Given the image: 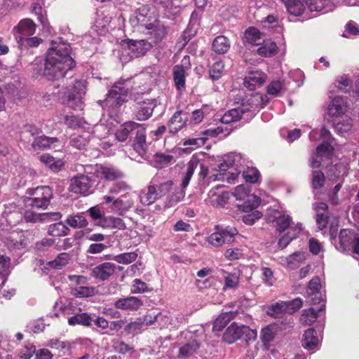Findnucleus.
<instances>
[{"label":"nucleus","mask_w":359,"mask_h":359,"mask_svg":"<svg viewBox=\"0 0 359 359\" xmlns=\"http://www.w3.org/2000/svg\"><path fill=\"white\" fill-rule=\"evenodd\" d=\"M224 65L222 61L215 62L209 70L210 77L215 81L221 78L224 71Z\"/></svg>","instance_id":"49"},{"label":"nucleus","mask_w":359,"mask_h":359,"mask_svg":"<svg viewBox=\"0 0 359 359\" xmlns=\"http://www.w3.org/2000/svg\"><path fill=\"white\" fill-rule=\"evenodd\" d=\"M68 323L72 326L80 325L90 327L92 325V318L87 313H80L69 318Z\"/></svg>","instance_id":"34"},{"label":"nucleus","mask_w":359,"mask_h":359,"mask_svg":"<svg viewBox=\"0 0 359 359\" xmlns=\"http://www.w3.org/2000/svg\"><path fill=\"white\" fill-rule=\"evenodd\" d=\"M155 19V15L149 6L142 5L134 11L129 21L133 27L141 29L148 27Z\"/></svg>","instance_id":"5"},{"label":"nucleus","mask_w":359,"mask_h":359,"mask_svg":"<svg viewBox=\"0 0 359 359\" xmlns=\"http://www.w3.org/2000/svg\"><path fill=\"white\" fill-rule=\"evenodd\" d=\"M231 46L229 39L224 36H217L212 43V50L219 55H223L228 52Z\"/></svg>","instance_id":"24"},{"label":"nucleus","mask_w":359,"mask_h":359,"mask_svg":"<svg viewBox=\"0 0 359 359\" xmlns=\"http://www.w3.org/2000/svg\"><path fill=\"white\" fill-rule=\"evenodd\" d=\"M224 257L229 261H235L243 257V250L238 248L227 249L224 252Z\"/></svg>","instance_id":"58"},{"label":"nucleus","mask_w":359,"mask_h":359,"mask_svg":"<svg viewBox=\"0 0 359 359\" xmlns=\"http://www.w3.org/2000/svg\"><path fill=\"white\" fill-rule=\"evenodd\" d=\"M96 226L102 228L118 229L120 230L126 228L125 222L121 218L111 215H104V217H102V221L96 222Z\"/></svg>","instance_id":"23"},{"label":"nucleus","mask_w":359,"mask_h":359,"mask_svg":"<svg viewBox=\"0 0 359 359\" xmlns=\"http://www.w3.org/2000/svg\"><path fill=\"white\" fill-rule=\"evenodd\" d=\"M318 317V313L311 307L303 311L300 317V322L304 325H311L316 321Z\"/></svg>","instance_id":"41"},{"label":"nucleus","mask_w":359,"mask_h":359,"mask_svg":"<svg viewBox=\"0 0 359 359\" xmlns=\"http://www.w3.org/2000/svg\"><path fill=\"white\" fill-rule=\"evenodd\" d=\"M173 185L174 183L172 180H166L159 183L158 184H156L159 197L161 198L163 196H165L167 194L171 191L172 190Z\"/></svg>","instance_id":"53"},{"label":"nucleus","mask_w":359,"mask_h":359,"mask_svg":"<svg viewBox=\"0 0 359 359\" xmlns=\"http://www.w3.org/2000/svg\"><path fill=\"white\" fill-rule=\"evenodd\" d=\"M133 205V201L129 194L122 195L121 197L116 198L114 201V209L116 211L123 212L128 211Z\"/></svg>","instance_id":"32"},{"label":"nucleus","mask_w":359,"mask_h":359,"mask_svg":"<svg viewBox=\"0 0 359 359\" xmlns=\"http://www.w3.org/2000/svg\"><path fill=\"white\" fill-rule=\"evenodd\" d=\"M276 334V328L272 325H268L262 329L260 339L264 349H269L270 344L273 341Z\"/></svg>","instance_id":"30"},{"label":"nucleus","mask_w":359,"mask_h":359,"mask_svg":"<svg viewBox=\"0 0 359 359\" xmlns=\"http://www.w3.org/2000/svg\"><path fill=\"white\" fill-rule=\"evenodd\" d=\"M239 283V277L236 273H228L224 278V290L227 288H236Z\"/></svg>","instance_id":"56"},{"label":"nucleus","mask_w":359,"mask_h":359,"mask_svg":"<svg viewBox=\"0 0 359 359\" xmlns=\"http://www.w3.org/2000/svg\"><path fill=\"white\" fill-rule=\"evenodd\" d=\"M319 342L317 332L313 328H309L304 332L302 339V345L304 348L314 350L318 347Z\"/></svg>","instance_id":"21"},{"label":"nucleus","mask_w":359,"mask_h":359,"mask_svg":"<svg viewBox=\"0 0 359 359\" xmlns=\"http://www.w3.org/2000/svg\"><path fill=\"white\" fill-rule=\"evenodd\" d=\"M243 326L232 323L224 332L222 337L223 341L231 344L240 339L243 335Z\"/></svg>","instance_id":"18"},{"label":"nucleus","mask_w":359,"mask_h":359,"mask_svg":"<svg viewBox=\"0 0 359 359\" xmlns=\"http://www.w3.org/2000/svg\"><path fill=\"white\" fill-rule=\"evenodd\" d=\"M353 233L348 229H342L339 233V240L341 245L353 243Z\"/></svg>","instance_id":"64"},{"label":"nucleus","mask_w":359,"mask_h":359,"mask_svg":"<svg viewBox=\"0 0 359 359\" xmlns=\"http://www.w3.org/2000/svg\"><path fill=\"white\" fill-rule=\"evenodd\" d=\"M40 161L48 167L53 172H57L64 166L61 159H55L52 156L44 154L39 157Z\"/></svg>","instance_id":"28"},{"label":"nucleus","mask_w":359,"mask_h":359,"mask_svg":"<svg viewBox=\"0 0 359 359\" xmlns=\"http://www.w3.org/2000/svg\"><path fill=\"white\" fill-rule=\"evenodd\" d=\"M143 305V302L136 297H128L117 299L114 306L121 310L137 311Z\"/></svg>","instance_id":"17"},{"label":"nucleus","mask_w":359,"mask_h":359,"mask_svg":"<svg viewBox=\"0 0 359 359\" xmlns=\"http://www.w3.org/2000/svg\"><path fill=\"white\" fill-rule=\"evenodd\" d=\"M36 25L32 20L25 18L21 20L14 27V34L16 39L22 40L24 36H29L35 33Z\"/></svg>","instance_id":"13"},{"label":"nucleus","mask_w":359,"mask_h":359,"mask_svg":"<svg viewBox=\"0 0 359 359\" xmlns=\"http://www.w3.org/2000/svg\"><path fill=\"white\" fill-rule=\"evenodd\" d=\"M70 260V255L66 252L60 253L57 257L49 262V265L55 269H60L66 266Z\"/></svg>","instance_id":"47"},{"label":"nucleus","mask_w":359,"mask_h":359,"mask_svg":"<svg viewBox=\"0 0 359 359\" xmlns=\"http://www.w3.org/2000/svg\"><path fill=\"white\" fill-rule=\"evenodd\" d=\"M34 209L35 208H27L25 205L24 219L26 222L36 223L46 220L48 217H52V219L57 220L61 218L62 215L60 212L52 213H37Z\"/></svg>","instance_id":"11"},{"label":"nucleus","mask_w":359,"mask_h":359,"mask_svg":"<svg viewBox=\"0 0 359 359\" xmlns=\"http://www.w3.org/2000/svg\"><path fill=\"white\" fill-rule=\"evenodd\" d=\"M58 142L57 137H48L45 135L37 137L34 139L32 147L34 149L50 148L52 145Z\"/></svg>","instance_id":"38"},{"label":"nucleus","mask_w":359,"mask_h":359,"mask_svg":"<svg viewBox=\"0 0 359 359\" xmlns=\"http://www.w3.org/2000/svg\"><path fill=\"white\" fill-rule=\"evenodd\" d=\"M70 53L69 43L62 41L52 43L46 57L43 70V74L48 80L62 79L68 71L74 68L76 62L70 56Z\"/></svg>","instance_id":"1"},{"label":"nucleus","mask_w":359,"mask_h":359,"mask_svg":"<svg viewBox=\"0 0 359 359\" xmlns=\"http://www.w3.org/2000/svg\"><path fill=\"white\" fill-rule=\"evenodd\" d=\"M198 165V161L196 159H191L187 163V171L184 173L182 181V188H186L190 182L191 178L193 176V174Z\"/></svg>","instance_id":"40"},{"label":"nucleus","mask_w":359,"mask_h":359,"mask_svg":"<svg viewBox=\"0 0 359 359\" xmlns=\"http://www.w3.org/2000/svg\"><path fill=\"white\" fill-rule=\"evenodd\" d=\"M32 12L37 15L39 21L44 26L46 22V18L44 16L43 13L46 11L43 9L40 4L38 2L33 4Z\"/></svg>","instance_id":"63"},{"label":"nucleus","mask_w":359,"mask_h":359,"mask_svg":"<svg viewBox=\"0 0 359 359\" xmlns=\"http://www.w3.org/2000/svg\"><path fill=\"white\" fill-rule=\"evenodd\" d=\"M285 302L286 303V306L287 307V312L290 313H293L298 311L303 304L302 299L299 297Z\"/></svg>","instance_id":"61"},{"label":"nucleus","mask_w":359,"mask_h":359,"mask_svg":"<svg viewBox=\"0 0 359 359\" xmlns=\"http://www.w3.org/2000/svg\"><path fill=\"white\" fill-rule=\"evenodd\" d=\"M90 135L88 133H84L81 135H72L70 137V144L78 149H84L89 144Z\"/></svg>","instance_id":"35"},{"label":"nucleus","mask_w":359,"mask_h":359,"mask_svg":"<svg viewBox=\"0 0 359 359\" xmlns=\"http://www.w3.org/2000/svg\"><path fill=\"white\" fill-rule=\"evenodd\" d=\"M291 217L289 215H282L277 219V230L280 232L287 229L291 224Z\"/></svg>","instance_id":"60"},{"label":"nucleus","mask_w":359,"mask_h":359,"mask_svg":"<svg viewBox=\"0 0 359 359\" xmlns=\"http://www.w3.org/2000/svg\"><path fill=\"white\" fill-rule=\"evenodd\" d=\"M30 197L24 200L25 206L36 209H46L53 196V190L48 186H40L29 191Z\"/></svg>","instance_id":"2"},{"label":"nucleus","mask_w":359,"mask_h":359,"mask_svg":"<svg viewBox=\"0 0 359 359\" xmlns=\"http://www.w3.org/2000/svg\"><path fill=\"white\" fill-rule=\"evenodd\" d=\"M35 352V346L32 344H29L21 348L19 353V356L22 359H29L32 357Z\"/></svg>","instance_id":"59"},{"label":"nucleus","mask_w":359,"mask_h":359,"mask_svg":"<svg viewBox=\"0 0 359 359\" xmlns=\"http://www.w3.org/2000/svg\"><path fill=\"white\" fill-rule=\"evenodd\" d=\"M133 147L134 150L142 157L146 155L147 151L146 130L142 126L137 129Z\"/></svg>","instance_id":"16"},{"label":"nucleus","mask_w":359,"mask_h":359,"mask_svg":"<svg viewBox=\"0 0 359 359\" xmlns=\"http://www.w3.org/2000/svg\"><path fill=\"white\" fill-rule=\"evenodd\" d=\"M137 254L135 252H125L114 257V260L117 263L129 264L136 260Z\"/></svg>","instance_id":"46"},{"label":"nucleus","mask_w":359,"mask_h":359,"mask_svg":"<svg viewBox=\"0 0 359 359\" xmlns=\"http://www.w3.org/2000/svg\"><path fill=\"white\" fill-rule=\"evenodd\" d=\"M123 46L126 43L132 57H139L144 55L148 50L154 47L147 39L132 40L128 39L123 41Z\"/></svg>","instance_id":"9"},{"label":"nucleus","mask_w":359,"mask_h":359,"mask_svg":"<svg viewBox=\"0 0 359 359\" xmlns=\"http://www.w3.org/2000/svg\"><path fill=\"white\" fill-rule=\"evenodd\" d=\"M284 4L287 12L294 16H300L303 14L305 6L301 0H280Z\"/></svg>","instance_id":"25"},{"label":"nucleus","mask_w":359,"mask_h":359,"mask_svg":"<svg viewBox=\"0 0 359 359\" xmlns=\"http://www.w3.org/2000/svg\"><path fill=\"white\" fill-rule=\"evenodd\" d=\"M215 231L208 238L209 244L214 247H220L224 244H230L235 241L238 231L233 226H215Z\"/></svg>","instance_id":"4"},{"label":"nucleus","mask_w":359,"mask_h":359,"mask_svg":"<svg viewBox=\"0 0 359 359\" xmlns=\"http://www.w3.org/2000/svg\"><path fill=\"white\" fill-rule=\"evenodd\" d=\"M321 289L320 279L318 276L313 277L308 284L307 290L309 295H316Z\"/></svg>","instance_id":"55"},{"label":"nucleus","mask_w":359,"mask_h":359,"mask_svg":"<svg viewBox=\"0 0 359 359\" xmlns=\"http://www.w3.org/2000/svg\"><path fill=\"white\" fill-rule=\"evenodd\" d=\"M87 212L89 214L92 220L95 222V225L97 222L102 221V217H104V215L102 214L100 208L97 205L90 208L87 210Z\"/></svg>","instance_id":"62"},{"label":"nucleus","mask_w":359,"mask_h":359,"mask_svg":"<svg viewBox=\"0 0 359 359\" xmlns=\"http://www.w3.org/2000/svg\"><path fill=\"white\" fill-rule=\"evenodd\" d=\"M334 127L336 132L343 134L351 130L353 121L351 118H345L335 123Z\"/></svg>","instance_id":"50"},{"label":"nucleus","mask_w":359,"mask_h":359,"mask_svg":"<svg viewBox=\"0 0 359 359\" xmlns=\"http://www.w3.org/2000/svg\"><path fill=\"white\" fill-rule=\"evenodd\" d=\"M89 168H91V166ZM93 170L95 175L101 180L107 181H114L122 179L124 177L123 172L115 167H109L102 164H96Z\"/></svg>","instance_id":"7"},{"label":"nucleus","mask_w":359,"mask_h":359,"mask_svg":"<svg viewBox=\"0 0 359 359\" xmlns=\"http://www.w3.org/2000/svg\"><path fill=\"white\" fill-rule=\"evenodd\" d=\"M325 183V177L321 170H313L311 173V187L313 189L323 188Z\"/></svg>","instance_id":"43"},{"label":"nucleus","mask_w":359,"mask_h":359,"mask_svg":"<svg viewBox=\"0 0 359 359\" xmlns=\"http://www.w3.org/2000/svg\"><path fill=\"white\" fill-rule=\"evenodd\" d=\"M184 197V192L182 190H175L167 198L165 208H170L176 205Z\"/></svg>","instance_id":"45"},{"label":"nucleus","mask_w":359,"mask_h":359,"mask_svg":"<svg viewBox=\"0 0 359 359\" xmlns=\"http://www.w3.org/2000/svg\"><path fill=\"white\" fill-rule=\"evenodd\" d=\"M156 179H153L152 183L154 184L148 186L144 190L141 192L140 201L144 205H149L153 204L160 197L158 196L157 189L156 187Z\"/></svg>","instance_id":"19"},{"label":"nucleus","mask_w":359,"mask_h":359,"mask_svg":"<svg viewBox=\"0 0 359 359\" xmlns=\"http://www.w3.org/2000/svg\"><path fill=\"white\" fill-rule=\"evenodd\" d=\"M72 92L65 90L60 93L58 90L57 92L53 91V94H62L61 97L66 102V104L72 109L76 110L81 109L83 105V96L86 94V81L82 80L75 81Z\"/></svg>","instance_id":"3"},{"label":"nucleus","mask_w":359,"mask_h":359,"mask_svg":"<svg viewBox=\"0 0 359 359\" xmlns=\"http://www.w3.org/2000/svg\"><path fill=\"white\" fill-rule=\"evenodd\" d=\"M65 222L73 229H83L88 225V222L83 216V213L69 215Z\"/></svg>","instance_id":"29"},{"label":"nucleus","mask_w":359,"mask_h":359,"mask_svg":"<svg viewBox=\"0 0 359 359\" xmlns=\"http://www.w3.org/2000/svg\"><path fill=\"white\" fill-rule=\"evenodd\" d=\"M174 160V156L162 152H158L154 155V166L158 169H162L168 166Z\"/></svg>","instance_id":"33"},{"label":"nucleus","mask_w":359,"mask_h":359,"mask_svg":"<svg viewBox=\"0 0 359 359\" xmlns=\"http://www.w3.org/2000/svg\"><path fill=\"white\" fill-rule=\"evenodd\" d=\"M140 127H142V124L134 121L126 122L121 126V128L116 132L115 137L118 141L124 142L133 131L138 129Z\"/></svg>","instance_id":"22"},{"label":"nucleus","mask_w":359,"mask_h":359,"mask_svg":"<svg viewBox=\"0 0 359 359\" xmlns=\"http://www.w3.org/2000/svg\"><path fill=\"white\" fill-rule=\"evenodd\" d=\"M236 316V313L233 311L221 313L214 321L212 330L215 332L222 331Z\"/></svg>","instance_id":"26"},{"label":"nucleus","mask_w":359,"mask_h":359,"mask_svg":"<svg viewBox=\"0 0 359 359\" xmlns=\"http://www.w3.org/2000/svg\"><path fill=\"white\" fill-rule=\"evenodd\" d=\"M287 307L285 302H277L269 308L268 313L271 316L278 317L283 312H287Z\"/></svg>","instance_id":"51"},{"label":"nucleus","mask_w":359,"mask_h":359,"mask_svg":"<svg viewBox=\"0 0 359 359\" xmlns=\"http://www.w3.org/2000/svg\"><path fill=\"white\" fill-rule=\"evenodd\" d=\"M154 107L155 105L150 100L138 103L135 111L136 119L140 121L149 119L152 116Z\"/></svg>","instance_id":"20"},{"label":"nucleus","mask_w":359,"mask_h":359,"mask_svg":"<svg viewBox=\"0 0 359 359\" xmlns=\"http://www.w3.org/2000/svg\"><path fill=\"white\" fill-rule=\"evenodd\" d=\"M187 121L188 117L187 113L183 112L182 110H177L168 122L169 133L176 134L186 127Z\"/></svg>","instance_id":"12"},{"label":"nucleus","mask_w":359,"mask_h":359,"mask_svg":"<svg viewBox=\"0 0 359 359\" xmlns=\"http://www.w3.org/2000/svg\"><path fill=\"white\" fill-rule=\"evenodd\" d=\"M185 69L182 65H175L173 68V79L176 88L182 90L185 88Z\"/></svg>","instance_id":"31"},{"label":"nucleus","mask_w":359,"mask_h":359,"mask_svg":"<svg viewBox=\"0 0 359 359\" xmlns=\"http://www.w3.org/2000/svg\"><path fill=\"white\" fill-rule=\"evenodd\" d=\"M342 100L341 98L335 97L329 106L328 110L330 114L338 116L343 113L344 108L341 105Z\"/></svg>","instance_id":"52"},{"label":"nucleus","mask_w":359,"mask_h":359,"mask_svg":"<svg viewBox=\"0 0 359 359\" xmlns=\"http://www.w3.org/2000/svg\"><path fill=\"white\" fill-rule=\"evenodd\" d=\"M262 33L255 27H250L245 32V41L252 45L258 46L261 44Z\"/></svg>","instance_id":"37"},{"label":"nucleus","mask_w":359,"mask_h":359,"mask_svg":"<svg viewBox=\"0 0 359 359\" xmlns=\"http://www.w3.org/2000/svg\"><path fill=\"white\" fill-rule=\"evenodd\" d=\"M333 149L330 143L327 142H324L320 145H318L316 148V155L317 156L323 157H329L332 154Z\"/></svg>","instance_id":"54"},{"label":"nucleus","mask_w":359,"mask_h":359,"mask_svg":"<svg viewBox=\"0 0 359 359\" xmlns=\"http://www.w3.org/2000/svg\"><path fill=\"white\" fill-rule=\"evenodd\" d=\"M278 53L276 43L270 40L264 41L262 45L257 49V53L262 57H271Z\"/></svg>","instance_id":"36"},{"label":"nucleus","mask_w":359,"mask_h":359,"mask_svg":"<svg viewBox=\"0 0 359 359\" xmlns=\"http://www.w3.org/2000/svg\"><path fill=\"white\" fill-rule=\"evenodd\" d=\"M200 345L196 341H191L182 347L179 351V355L182 357H189L196 353Z\"/></svg>","instance_id":"42"},{"label":"nucleus","mask_w":359,"mask_h":359,"mask_svg":"<svg viewBox=\"0 0 359 359\" xmlns=\"http://www.w3.org/2000/svg\"><path fill=\"white\" fill-rule=\"evenodd\" d=\"M128 88L126 87L124 82L115 83L107 93V100H114L116 105H121L125 100L122 96L126 95Z\"/></svg>","instance_id":"14"},{"label":"nucleus","mask_w":359,"mask_h":359,"mask_svg":"<svg viewBox=\"0 0 359 359\" xmlns=\"http://www.w3.org/2000/svg\"><path fill=\"white\" fill-rule=\"evenodd\" d=\"M245 110L241 107L235 108L227 111L220 118V121L224 124H230L241 119Z\"/></svg>","instance_id":"27"},{"label":"nucleus","mask_w":359,"mask_h":359,"mask_svg":"<svg viewBox=\"0 0 359 359\" xmlns=\"http://www.w3.org/2000/svg\"><path fill=\"white\" fill-rule=\"evenodd\" d=\"M90 188L91 180L87 175H77L70 180L69 190L74 194L87 196L90 194Z\"/></svg>","instance_id":"8"},{"label":"nucleus","mask_w":359,"mask_h":359,"mask_svg":"<svg viewBox=\"0 0 359 359\" xmlns=\"http://www.w3.org/2000/svg\"><path fill=\"white\" fill-rule=\"evenodd\" d=\"M65 123L70 128L76 129L82 126V118L71 114L65 117Z\"/></svg>","instance_id":"57"},{"label":"nucleus","mask_w":359,"mask_h":359,"mask_svg":"<svg viewBox=\"0 0 359 359\" xmlns=\"http://www.w3.org/2000/svg\"><path fill=\"white\" fill-rule=\"evenodd\" d=\"M69 232V228L61 222L50 224L48 229V233L53 236H64Z\"/></svg>","instance_id":"39"},{"label":"nucleus","mask_w":359,"mask_h":359,"mask_svg":"<svg viewBox=\"0 0 359 359\" xmlns=\"http://www.w3.org/2000/svg\"><path fill=\"white\" fill-rule=\"evenodd\" d=\"M311 11H321L328 5V0H303Z\"/></svg>","instance_id":"48"},{"label":"nucleus","mask_w":359,"mask_h":359,"mask_svg":"<svg viewBox=\"0 0 359 359\" xmlns=\"http://www.w3.org/2000/svg\"><path fill=\"white\" fill-rule=\"evenodd\" d=\"M146 35H148L151 43L155 46L161 43L168 33V27L160 20L155 19L148 27L141 30Z\"/></svg>","instance_id":"6"},{"label":"nucleus","mask_w":359,"mask_h":359,"mask_svg":"<svg viewBox=\"0 0 359 359\" xmlns=\"http://www.w3.org/2000/svg\"><path fill=\"white\" fill-rule=\"evenodd\" d=\"M116 265L111 262H104L94 267L91 271V276L96 279L105 280L114 274Z\"/></svg>","instance_id":"15"},{"label":"nucleus","mask_w":359,"mask_h":359,"mask_svg":"<svg viewBox=\"0 0 359 359\" xmlns=\"http://www.w3.org/2000/svg\"><path fill=\"white\" fill-rule=\"evenodd\" d=\"M267 79V75L262 71H250L245 77L243 85L249 90H255L264 85Z\"/></svg>","instance_id":"10"},{"label":"nucleus","mask_w":359,"mask_h":359,"mask_svg":"<svg viewBox=\"0 0 359 359\" xmlns=\"http://www.w3.org/2000/svg\"><path fill=\"white\" fill-rule=\"evenodd\" d=\"M242 176L246 182L255 184L259 180L260 173L257 168L248 167L243 172Z\"/></svg>","instance_id":"44"}]
</instances>
